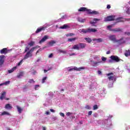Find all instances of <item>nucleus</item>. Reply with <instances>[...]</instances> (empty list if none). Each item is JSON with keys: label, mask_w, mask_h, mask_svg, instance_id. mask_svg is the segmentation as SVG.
<instances>
[{"label": "nucleus", "mask_w": 130, "mask_h": 130, "mask_svg": "<svg viewBox=\"0 0 130 130\" xmlns=\"http://www.w3.org/2000/svg\"><path fill=\"white\" fill-rule=\"evenodd\" d=\"M22 62H23V59L21 60L18 62V63L17 64V66H18V67H19V66H21V64H22Z\"/></svg>", "instance_id": "4c0bfd02"}, {"label": "nucleus", "mask_w": 130, "mask_h": 130, "mask_svg": "<svg viewBox=\"0 0 130 130\" xmlns=\"http://www.w3.org/2000/svg\"><path fill=\"white\" fill-rule=\"evenodd\" d=\"M47 79V77H44L42 79V83H45V81H46V79Z\"/></svg>", "instance_id": "e433bc0d"}, {"label": "nucleus", "mask_w": 130, "mask_h": 130, "mask_svg": "<svg viewBox=\"0 0 130 130\" xmlns=\"http://www.w3.org/2000/svg\"><path fill=\"white\" fill-rule=\"evenodd\" d=\"M111 75H113V73H110L107 74V76L108 77L109 81H113V79H114V77L113 76H111Z\"/></svg>", "instance_id": "4468645a"}, {"label": "nucleus", "mask_w": 130, "mask_h": 130, "mask_svg": "<svg viewBox=\"0 0 130 130\" xmlns=\"http://www.w3.org/2000/svg\"><path fill=\"white\" fill-rule=\"evenodd\" d=\"M112 32H114L115 33H116L117 32H121L122 31V29L121 28H115L112 29H111Z\"/></svg>", "instance_id": "9b49d317"}, {"label": "nucleus", "mask_w": 130, "mask_h": 130, "mask_svg": "<svg viewBox=\"0 0 130 130\" xmlns=\"http://www.w3.org/2000/svg\"><path fill=\"white\" fill-rule=\"evenodd\" d=\"M4 58H5V55H2L0 56V67H1V66H3L4 62H5Z\"/></svg>", "instance_id": "f8f14e48"}, {"label": "nucleus", "mask_w": 130, "mask_h": 130, "mask_svg": "<svg viewBox=\"0 0 130 130\" xmlns=\"http://www.w3.org/2000/svg\"><path fill=\"white\" fill-rule=\"evenodd\" d=\"M34 44H35V42L34 41H31L28 44V45H29V46L32 47L34 45Z\"/></svg>", "instance_id": "2f4dec72"}, {"label": "nucleus", "mask_w": 130, "mask_h": 130, "mask_svg": "<svg viewBox=\"0 0 130 130\" xmlns=\"http://www.w3.org/2000/svg\"><path fill=\"white\" fill-rule=\"evenodd\" d=\"M10 51V50H8L7 48H4L0 50V53L1 54H7Z\"/></svg>", "instance_id": "0eeeda50"}, {"label": "nucleus", "mask_w": 130, "mask_h": 130, "mask_svg": "<svg viewBox=\"0 0 130 130\" xmlns=\"http://www.w3.org/2000/svg\"><path fill=\"white\" fill-rule=\"evenodd\" d=\"M115 21H116V23H120V22H124L123 20V17H119L116 18Z\"/></svg>", "instance_id": "2eb2a0df"}, {"label": "nucleus", "mask_w": 130, "mask_h": 130, "mask_svg": "<svg viewBox=\"0 0 130 130\" xmlns=\"http://www.w3.org/2000/svg\"><path fill=\"white\" fill-rule=\"evenodd\" d=\"M106 59H107L106 57H102V60H103V61H105Z\"/></svg>", "instance_id": "49530a36"}, {"label": "nucleus", "mask_w": 130, "mask_h": 130, "mask_svg": "<svg viewBox=\"0 0 130 130\" xmlns=\"http://www.w3.org/2000/svg\"><path fill=\"white\" fill-rule=\"evenodd\" d=\"M48 39V36H45L44 37L39 41V43L41 44V43H43L45 41H46L47 39Z\"/></svg>", "instance_id": "ddd939ff"}, {"label": "nucleus", "mask_w": 130, "mask_h": 130, "mask_svg": "<svg viewBox=\"0 0 130 130\" xmlns=\"http://www.w3.org/2000/svg\"><path fill=\"white\" fill-rule=\"evenodd\" d=\"M39 51H40V50H38L37 51V52H36V54H37V53H39Z\"/></svg>", "instance_id": "774afa93"}, {"label": "nucleus", "mask_w": 130, "mask_h": 130, "mask_svg": "<svg viewBox=\"0 0 130 130\" xmlns=\"http://www.w3.org/2000/svg\"><path fill=\"white\" fill-rule=\"evenodd\" d=\"M124 55L126 57H128V56H130V50L129 49L128 50H126L124 52Z\"/></svg>", "instance_id": "aec40b11"}, {"label": "nucleus", "mask_w": 130, "mask_h": 130, "mask_svg": "<svg viewBox=\"0 0 130 130\" xmlns=\"http://www.w3.org/2000/svg\"><path fill=\"white\" fill-rule=\"evenodd\" d=\"M79 46V49H83L86 47V44L83 43H79L78 44Z\"/></svg>", "instance_id": "dca6fc26"}, {"label": "nucleus", "mask_w": 130, "mask_h": 130, "mask_svg": "<svg viewBox=\"0 0 130 130\" xmlns=\"http://www.w3.org/2000/svg\"><path fill=\"white\" fill-rule=\"evenodd\" d=\"M72 55H75V53H72L70 54V56H72Z\"/></svg>", "instance_id": "338daca9"}, {"label": "nucleus", "mask_w": 130, "mask_h": 130, "mask_svg": "<svg viewBox=\"0 0 130 130\" xmlns=\"http://www.w3.org/2000/svg\"><path fill=\"white\" fill-rule=\"evenodd\" d=\"M39 48V46H36L35 47H33L29 51H28L26 54L25 55L24 59H27V58H29V57H32L33 54H32V52L35 50V49Z\"/></svg>", "instance_id": "f03ea898"}, {"label": "nucleus", "mask_w": 130, "mask_h": 130, "mask_svg": "<svg viewBox=\"0 0 130 130\" xmlns=\"http://www.w3.org/2000/svg\"><path fill=\"white\" fill-rule=\"evenodd\" d=\"M106 54H110V51H108L106 52Z\"/></svg>", "instance_id": "e2e57ef3"}, {"label": "nucleus", "mask_w": 130, "mask_h": 130, "mask_svg": "<svg viewBox=\"0 0 130 130\" xmlns=\"http://www.w3.org/2000/svg\"><path fill=\"white\" fill-rule=\"evenodd\" d=\"M92 111H90L88 112V115H92Z\"/></svg>", "instance_id": "6e6d98bb"}, {"label": "nucleus", "mask_w": 130, "mask_h": 130, "mask_svg": "<svg viewBox=\"0 0 130 130\" xmlns=\"http://www.w3.org/2000/svg\"><path fill=\"white\" fill-rule=\"evenodd\" d=\"M52 56H53V53H51V54L48 56V57H49V58H51V57H52Z\"/></svg>", "instance_id": "de8ad7c7"}, {"label": "nucleus", "mask_w": 130, "mask_h": 130, "mask_svg": "<svg viewBox=\"0 0 130 130\" xmlns=\"http://www.w3.org/2000/svg\"><path fill=\"white\" fill-rule=\"evenodd\" d=\"M98 21H100V19H98V18H94L93 19V21H90L89 23L91 25H94V24H96V22H98Z\"/></svg>", "instance_id": "a211bd4d"}, {"label": "nucleus", "mask_w": 130, "mask_h": 130, "mask_svg": "<svg viewBox=\"0 0 130 130\" xmlns=\"http://www.w3.org/2000/svg\"><path fill=\"white\" fill-rule=\"evenodd\" d=\"M88 14H89V15H99V12L96 11H92V10L89 9Z\"/></svg>", "instance_id": "1a4fd4ad"}, {"label": "nucleus", "mask_w": 130, "mask_h": 130, "mask_svg": "<svg viewBox=\"0 0 130 130\" xmlns=\"http://www.w3.org/2000/svg\"><path fill=\"white\" fill-rule=\"evenodd\" d=\"M50 70H52V68H50L49 69H48V70H44V73H47L48 71H50Z\"/></svg>", "instance_id": "58836bf2"}, {"label": "nucleus", "mask_w": 130, "mask_h": 130, "mask_svg": "<svg viewBox=\"0 0 130 130\" xmlns=\"http://www.w3.org/2000/svg\"><path fill=\"white\" fill-rule=\"evenodd\" d=\"M67 18V16L64 15V16H62V17H61V19H64V18Z\"/></svg>", "instance_id": "bf43d9fd"}, {"label": "nucleus", "mask_w": 130, "mask_h": 130, "mask_svg": "<svg viewBox=\"0 0 130 130\" xmlns=\"http://www.w3.org/2000/svg\"><path fill=\"white\" fill-rule=\"evenodd\" d=\"M77 39V38H73L71 39H68V41H69V42H72L73 41H75Z\"/></svg>", "instance_id": "7c9ffc66"}, {"label": "nucleus", "mask_w": 130, "mask_h": 130, "mask_svg": "<svg viewBox=\"0 0 130 130\" xmlns=\"http://www.w3.org/2000/svg\"><path fill=\"white\" fill-rule=\"evenodd\" d=\"M115 15H109L107 16V17L105 18V22H112V21H115Z\"/></svg>", "instance_id": "20e7f679"}, {"label": "nucleus", "mask_w": 130, "mask_h": 130, "mask_svg": "<svg viewBox=\"0 0 130 130\" xmlns=\"http://www.w3.org/2000/svg\"><path fill=\"white\" fill-rule=\"evenodd\" d=\"M60 115L62 117H64V114L63 113H60Z\"/></svg>", "instance_id": "864d4df0"}, {"label": "nucleus", "mask_w": 130, "mask_h": 130, "mask_svg": "<svg viewBox=\"0 0 130 130\" xmlns=\"http://www.w3.org/2000/svg\"><path fill=\"white\" fill-rule=\"evenodd\" d=\"M29 49H30V47H29V46H27L25 48V49L24 50V52H27V51H28V50H29Z\"/></svg>", "instance_id": "72a5a7b5"}, {"label": "nucleus", "mask_w": 130, "mask_h": 130, "mask_svg": "<svg viewBox=\"0 0 130 130\" xmlns=\"http://www.w3.org/2000/svg\"><path fill=\"white\" fill-rule=\"evenodd\" d=\"M71 114H73V113H72L71 112H68L66 113L67 116H70V115H71Z\"/></svg>", "instance_id": "a18cd8bd"}, {"label": "nucleus", "mask_w": 130, "mask_h": 130, "mask_svg": "<svg viewBox=\"0 0 130 130\" xmlns=\"http://www.w3.org/2000/svg\"><path fill=\"white\" fill-rule=\"evenodd\" d=\"M78 12H87L88 14L89 12V9H87V8L85 7H81L78 9Z\"/></svg>", "instance_id": "6e6552de"}, {"label": "nucleus", "mask_w": 130, "mask_h": 130, "mask_svg": "<svg viewBox=\"0 0 130 130\" xmlns=\"http://www.w3.org/2000/svg\"><path fill=\"white\" fill-rule=\"evenodd\" d=\"M4 99H5V100H10V98H5Z\"/></svg>", "instance_id": "0e129e2a"}, {"label": "nucleus", "mask_w": 130, "mask_h": 130, "mask_svg": "<svg viewBox=\"0 0 130 130\" xmlns=\"http://www.w3.org/2000/svg\"><path fill=\"white\" fill-rule=\"evenodd\" d=\"M28 83H35V81H34V80L33 79H29L28 81Z\"/></svg>", "instance_id": "c9c22d12"}, {"label": "nucleus", "mask_w": 130, "mask_h": 130, "mask_svg": "<svg viewBox=\"0 0 130 130\" xmlns=\"http://www.w3.org/2000/svg\"><path fill=\"white\" fill-rule=\"evenodd\" d=\"M13 72H14L12 69L8 70V73L9 74H11V73H13Z\"/></svg>", "instance_id": "5fc2aeb1"}, {"label": "nucleus", "mask_w": 130, "mask_h": 130, "mask_svg": "<svg viewBox=\"0 0 130 130\" xmlns=\"http://www.w3.org/2000/svg\"><path fill=\"white\" fill-rule=\"evenodd\" d=\"M5 109H7L8 110H11V109H12V108H13V107H12V106L11 105V104H7L5 105Z\"/></svg>", "instance_id": "f3484780"}, {"label": "nucleus", "mask_w": 130, "mask_h": 130, "mask_svg": "<svg viewBox=\"0 0 130 130\" xmlns=\"http://www.w3.org/2000/svg\"><path fill=\"white\" fill-rule=\"evenodd\" d=\"M124 34L125 35H127V36H130V32H124Z\"/></svg>", "instance_id": "8fccbe9b"}, {"label": "nucleus", "mask_w": 130, "mask_h": 130, "mask_svg": "<svg viewBox=\"0 0 130 130\" xmlns=\"http://www.w3.org/2000/svg\"><path fill=\"white\" fill-rule=\"evenodd\" d=\"M98 73L99 75H101V74H102V72L101 71L99 70V71H98Z\"/></svg>", "instance_id": "052dcab7"}, {"label": "nucleus", "mask_w": 130, "mask_h": 130, "mask_svg": "<svg viewBox=\"0 0 130 130\" xmlns=\"http://www.w3.org/2000/svg\"><path fill=\"white\" fill-rule=\"evenodd\" d=\"M110 58L111 59H112V60L115 61V62H118L119 61H120V60L122 61V59H120V58L118 57V56H117V55H115V56L112 55L111 56Z\"/></svg>", "instance_id": "39448f33"}, {"label": "nucleus", "mask_w": 130, "mask_h": 130, "mask_svg": "<svg viewBox=\"0 0 130 130\" xmlns=\"http://www.w3.org/2000/svg\"><path fill=\"white\" fill-rule=\"evenodd\" d=\"M84 39L88 43H91L92 42V40L90 38H85Z\"/></svg>", "instance_id": "c85d7f7f"}, {"label": "nucleus", "mask_w": 130, "mask_h": 130, "mask_svg": "<svg viewBox=\"0 0 130 130\" xmlns=\"http://www.w3.org/2000/svg\"><path fill=\"white\" fill-rule=\"evenodd\" d=\"M80 33H83V34H86L87 33H95V32H97V29L94 28H87L85 29L82 28L80 29Z\"/></svg>", "instance_id": "7ed1b4c3"}, {"label": "nucleus", "mask_w": 130, "mask_h": 130, "mask_svg": "<svg viewBox=\"0 0 130 130\" xmlns=\"http://www.w3.org/2000/svg\"><path fill=\"white\" fill-rule=\"evenodd\" d=\"M60 52H61V53L66 54L67 53V51L60 50Z\"/></svg>", "instance_id": "09e8293b"}, {"label": "nucleus", "mask_w": 130, "mask_h": 130, "mask_svg": "<svg viewBox=\"0 0 130 130\" xmlns=\"http://www.w3.org/2000/svg\"><path fill=\"white\" fill-rule=\"evenodd\" d=\"M43 130H46V128L44 126H43Z\"/></svg>", "instance_id": "69168bd1"}, {"label": "nucleus", "mask_w": 130, "mask_h": 130, "mask_svg": "<svg viewBox=\"0 0 130 130\" xmlns=\"http://www.w3.org/2000/svg\"><path fill=\"white\" fill-rule=\"evenodd\" d=\"M40 86L39 85H36L35 86V90H38V88H39V87H40Z\"/></svg>", "instance_id": "37998d69"}, {"label": "nucleus", "mask_w": 130, "mask_h": 130, "mask_svg": "<svg viewBox=\"0 0 130 130\" xmlns=\"http://www.w3.org/2000/svg\"><path fill=\"white\" fill-rule=\"evenodd\" d=\"M4 85H8V84H10V81H6V82L4 83Z\"/></svg>", "instance_id": "3c124183"}, {"label": "nucleus", "mask_w": 130, "mask_h": 130, "mask_svg": "<svg viewBox=\"0 0 130 130\" xmlns=\"http://www.w3.org/2000/svg\"><path fill=\"white\" fill-rule=\"evenodd\" d=\"M109 39L111 40V41H113V42H118V43L120 45L121 44H123V43H125V41L123 40V38H122L120 40H116V37L115 35H111L109 37Z\"/></svg>", "instance_id": "f257e3e1"}, {"label": "nucleus", "mask_w": 130, "mask_h": 130, "mask_svg": "<svg viewBox=\"0 0 130 130\" xmlns=\"http://www.w3.org/2000/svg\"><path fill=\"white\" fill-rule=\"evenodd\" d=\"M126 13V14H128V15H129V14H130V10H129V8H127Z\"/></svg>", "instance_id": "79ce46f5"}, {"label": "nucleus", "mask_w": 130, "mask_h": 130, "mask_svg": "<svg viewBox=\"0 0 130 130\" xmlns=\"http://www.w3.org/2000/svg\"><path fill=\"white\" fill-rule=\"evenodd\" d=\"M112 27H113V25H109L107 26L108 29H109V31H111V30H112V29H111V28H112Z\"/></svg>", "instance_id": "473e14b6"}, {"label": "nucleus", "mask_w": 130, "mask_h": 130, "mask_svg": "<svg viewBox=\"0 0 130 130\" xmlns=\"http://www.w3.org/2000/svg\"><path fill=\"white\" fill-rule=\"evenodd\" d=\"M16 69H17V66H15V67H13V68L12 69V71H13V72H14V71H15V70H16Z\"/></svg>", "instance_id": "603ef678"}, {"label": "nucleus", "mask_w": 130, "mask_h": 130, "mask_svg": "<svg viewBox=\"0 0 130 130\" xmlns=\"http://www.w3.org/2000/svg\"><path fill=\"white\" fill-rule=\"evenodd\" d=\"M72 49H75V50H80V47H79V45H75L73 46Z\"/></svg>", "instance_id": "5701e85b"}, {"label": "nucleus", "mask_w": 130, "mask_h": 130, "mask_svg": "<svg viewBox=\"0 0 130 130\" xmlns=\"http://www.w3.org/2000/svg\"><path fill=\"white\" fill-rule=\"evenodd\" d=\"M75 34L74 33H70L68 35H67V36H74Z\"/></svg>", "instance_id": "a19ab883"}, {"label": "nucleus", "mask_w": 130, "mask_h": 130, "mask_svg": "<svg viewBox=\"0 0 130 130\" xmlns=\"http://www.w3.org/2000/svg\"><path fill=\"white\" fill-rule=\"evenodd\" d=\"M98 108V106L97 105H95L93 106V110H96Z\"/></svg>", "instance_id": "f704fd0d"}, {"label": "nucleus", "mask_w": 130, "mask_h": 130, "mask_svg": "<svg viewBox=\"0 0 130 130\" xmlns=\"http://www.w3.org/2000/svg\"><path fill=\"white\" fill-rule=\"evenodd\" d=\"M85 108H86V109H89V110L91 109V107H89V105L86 106H85Z\"/></svg>", "instance_id": "c03bdc74"}, {"label": "nucleus", "mask_w": 130, "mask_h": 130, "mask_svg": "<svg viewBox=\"0 0 130 130\" xmlns=\"http://www.w3.org/2000/svg\"><path fill=\"white\" fill-rule=\"evenodd\" d=\"M46 114H47V115H49V114H50V113L49 111H47L46 112Z\"/></svg>", "instance_id": "680f3d73"}, {"label": "nucleus", "mask_w": 130, "mask_h": 130, "mask_svg": "<svg viewBox=\"0 0 130 130\" xmlns=\"http://www.w3.org/2000/svg\"><path fill=\"white\" fill-rule=\"evenodd\" d=\"M82 70H85V68L84 67H80L79 68L75 67L74 68H71L68 70V72H72V71H82Z\"/></svg>", "instance_id": "423d86ee"}, {"label": "nucleus", "mask_w": 130, "mask_h": 130, "mask_svg": "<svg viewBox=\"0 0 130 130\" xmlns=\"http://www.w3.org/2000/svg\"><path fill=\"white\" fill-rule=\"evenodd\" d=\"M23 76H24V72H20L18 74V75L17 76V78H18V79H20V78H22V77H23Z\"/></svg>", "instance_id": "412c9836"}, {"label": "nucleus", "mask_w": 130, "mask_h": 130, "mask_svg": "<svg viewBox=\"0 0 130 130\" xmlns=\"http://www.w3.org/2000/svg\"><path fill=\"white\" fill-rule=\"evenodd\" d=\"M101 62H102V61H93V66H94L95 67H97V66H99V63H101Z\"/></svg>", "instance_id": "393cba45"}, {"label": "nucleus", "mask_w": 130, "mask_h": 130, "mask_svg": "<svg viewBox=\"0 0 130 130\" xmlns=\"http://www.w3.org/2000/svg\"><path fill=\"white\" fill-rule=\"evenodd\" d=\"M50 111H51V112H53V113L55 112V111H54V110H53V109H50Z\"/></svg>", "instance_id": "13d9d810"}, {"label": "nucleus", "mask_w": 130, "mask_h": 130, "mask_svg": "<svg viewBox=\"0 0 130 130\" xmlns=\"http://www.w3.org/2000/svg\"><path fill=\"white\" fill-rule=\"evenodd\" d=\"M46 29V27H42L37 28V29L36 31V33L37 34L38 33H40L42 31H44Z\"/></svg>", "instance_id": "9d476101"}, {"label": "nucleus", "mask_w": 130, "mask_h": 130, "mask_svg": "<svg viewBox=\"0 0 130 130\" xmlns=\"http://www.w3.org/2000/svg\"><path fill=\"white\" fill-rule=\"evenodd\" d=\"M94 59H95L96 60H100V58L97 56H95L94 57Z\"/></svg>", "instance_id": "ea45409f"}, {"label": "nucleus", "mask_w": 130, "mask_h": 130, "mask_svg": "<svg viewBox=\"0 0 130 130\" xmlns=\"http://www.w3.org/2000/svg\"><path fill=\"white\" fill-rule=\"evenodd\" d=\"M93 41H96L98 43L102 42L103 41V39L102 38H99V39H93Z\"/></svg>", "instance_id": "a878e982"}, {"label": "nucleus", "mask_w": 130, "mask_h": 130, "mask_svg": "<svg viewBox=\"0 0 130 130\" xmlns=\"http://www.w3.org/2000/svg\"><path fill=\"white\" fill-rule=\"evenodd\" d=\"M6 94H7V92L6 91H4L1 94V96H0V100H3L5 98Z\"/></svg>", "instance_id": "6ab92c4d"}, {"label": "nucleus", "mask_w": 130, "mask_h": 130, "mask_svg": "<svg viewBox=\"0 0 130 130\" xmlns=\"http://www.w3.org/2000/svg\"><path fill=\"white\" fill-rule=\"evenodd\" d=\"M16 108H17V111H18L19 114H21V113H22V111H23V109H22L19 106H16Z\"/></svg>", "instance_id": "4be33fe9"}, {"label": "nucleus", "mask_w": 130, "mask_h": 130, "mask_svg": "<svg viewBox=\"0 0 130 130\" xmlns=\"http://www.w3.org/2000/svg\"><path fill=\"white\" fill-rule=\"evenodd\" d=\"M54 44H55V41H51V42H50L49 43V45L50 46H53Z\"/></svg>", "instance_id": "c756f323"}, {"label": "nucleus", "mask_w": 130, "mask_h": 130, "mask_svg": "<svg viewBox=\"0 0 130 130\" xmlns=\"http://www.w3.org/2000/svg\"><path fill=\"white\" fill-rule=\"evenodd\" d=\"M110 8H111V6H110V5H108L107 6V9H110Z\"/></svg>", "instance_id": "4d7b16f0"}, {"label": "nucleus", "mask_w": 130, "mask_h": 130, "mask_svg": "<svg viewBox=\"0 0 130 130\" xmlns=\"http://www.w3.org/2000/svg\"><path fill=\"white\" fill-rule=\"evenodd\" d=\"M0 115H1V116H3V115H11V114H10V113L8 112L4 111L3 112H2L1 113V114Z\"/></svg>", "instance_id": "cd10ccee"}, {"label": "nucleus", "mask_w": 130, "mask_h": 130, "mask_svg": "<svg viewBox=\"0 0 130 130\" xmlns=\"http://www.w3.org/2000/svg\"><path fill=\"white\" fill-rule=\"evenodd\" d=\"M69 28L70 26L67 24H64L63 25L60 27V29H69Z\"/></svg>", "instance_id": "b1692460"}, {"label": "nucleus", "mask_w": 130, "mask_h": 130, "mask_svg": "<svg viewBox=\"0 0 130 130\" xmlns=\"http://www.w3.org/2000/svg\"><path fill=\"white\" fill-rule=\"evenodd\" d=\"M78 21V22H80V23H85V22H86V19L79 18Z\"/></svg>", "instance_id": "bb28decb"}]
</instances>
